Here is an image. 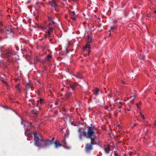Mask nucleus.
<instances>
[{
    "label": "nucleus",
    "instance_id": "nucleus-1",
    "mask_svg": "<svg viewBox=\"0 0 156 156\" xmlns=\"http://www.w3.org/2000/svg\"><path fill=\"white\" fill-rule=\"evenodd\" d=\"M87 130L86 132L87 135V138L93 139V140H96L97 137L96 135L95 131L96 130L94 126L91 125L87 127Z\"/></svg>",
    "mask_w": 156,
    "mask_h": 156
},
{
    "label": "nucleus",
    "instance_id": "nucleus-2",
    "mask_svg": "<svg viewBox=\"0 0 156 156\" xmlns=\"http://www.w3.org/2000/svg\"><path fill=\"white\" fill-rule=\"evenodd\" d=\"M34 145L40 148L44 147L42 141H43V139L41 136L39 134H38L36 132L34 133Z\"/></svg>",
    "mask_w": 156,
    "mask_h": 156
},
{
    "label": "nucleus",
    "instance_id": "nucleus-3",
    "mask_svg": "<svg viewBox=\"0 0 156 156\" xmlns=\"http://www.w3.org/2000/svg\"><path fill=\"white\" fill-rule=\"evenodd\" d=\"M5 57L7 58V60L10 62L13 61L14 60V58L12 56L14 55V53L10 49H6L2 52V54Z\"/></svg>",
    "mask_w": 156,
    "mask_h": 156
},
{
    "label": "nucleus",
    "instance_id": "nucleus-4",
    "mask_svg": "<svg viewBox=\"0 0 156 156\" xmlns=\"http://www.w3.org/2000/svg\"><path fill=\"white\" fill-rule=\"evenodd\" d=\"M91 140L90 144H86L85 147V151L87 153H90L93 149V145L97 144L95 140L93 139Z\"/></svg>",
    "mask_w": 156,
    "mask_h": 156
},
{
    "label": "nucleus",
    "instance_id": "nucleus-5",
    "mask_svg": "<svg viewBox=\"0 0 156 156\" xmlns=\"http://www.w3.org/2000/svg\"><path fill=\"white\" fill-rule=\"evenodd\" d=\"M42 141L43 145L44 147L41 148H44L48 147L51 145L52 143L51 141L50 140L48 139H47L46 140L43 139V141Z\"/></svg>",
    "mask_w": 156,
    "mask_h": 156
},
{
    "label": "nucleus",
    "instance_id": "nucleus-6",
    "mask_svg": "<svg viewBox=\"0 0 156 156\" xmlns=\"http://www.w3.org/2000/svg\"><path fill=\"white\" fill-rule=\"evenodd\" d=\"M80 129H79V139L80 140H82L83 139V136L84 137H86L87 138V135L86 133V132H82V131H80Z\"/></svg>",
    "mask_w": 156,
    "mask_h": 156
},
{
    "label": "nucleus",
    "instance_id": "nucleus-7",
    "mask_svg": "<svg viewBox=\"0 0 156 156\" xmlns=\"http://www.w3.org/2000/svg\"><path fill=\"white\" fill-rule=\"evenodd\" d=\"M12 30L11 28L8 29H1L0 30V33L1 34H9L12 32Z\"/></svg>",
    "mask_w": 156,
    "mask_h": 156
},
{
    "label": "nucleus",
    "instance_id": "nucleus-8",
    "mask_svg": "<svg viewBox=\"0 0 156 156\" xmlns=\"http://www.w3.org/2000/svg\"><path fill=\"white\" fill-rule=\"evenodd\" d=\"M49 4L53 8H55L58 6V4L56 2L55 0H51V1H49Z\"/></svg>",
    "mask_w": 156,
    "mask_h": 156
},
{
    "label": "nucleus",
    "instance_id": "nucleus-9",
    "mask_svg": "<svg viewBox=\"0 0 156 156\" xmlns=\"http://www.w3.org/2000/svg\"><path fill=\"white\" fill-rule=\"evenodd\" d=\"M105 101L103 98H101L100 100L98 101V105L101 107H105Z\"/></svg>",
    "mask_w": 156,
    "mask_h": 156
},
{
    "label": "nucleus",
    "instance_id": "nucleus-10",
    "mask_svg": "<svg viewBox=\"0 0 156 156\" xmlns=\"http://www.w3.org/2000/svg\"><path fill=\"white\" fill-rule=\"evenodd\" d=\"M69 14L71 18L73 20H75L76 14L74 11H70L69 12Z\"/></svg>",
    "mask_w": 156,
    "mask_h": 156
},
{
    "label": "nucleus",
    "instance_id": "nucleus-11",
    "mask_svg": "<svg viewBox=\"0 0 156 156\" xmlns=\"http://www.w3.org/2000/svg\"><path fill=\"white\" fill-rule=\"evenodd\" d=\"M53 29L54 28L52 27L49 28V30H48L47 34L45 35V37H46L47 36L50 37H51V33L53 32Z\"/></svg>",
    "mask_w": 156,
    "mask_h": 156
},
{
    "label": "nucleus",
    "instance_id": "nucleus-12",
    "mask_svg": "<svg viewBox=\"0 0 156 156\" xmlns=\"http://www.w3.org/2000/svg\"><path fill=\"white\" fill-rule=\"evenodd\" d=\"M105 147L104 148V150H105V152L106 153H109L110 151L109 145V144H108L107 145L105 146Z\"/></svg>",
    "mask_w": 156,
    "mask_h": 156
},
{
    "label": "nucleus",
    "instance_id": "nucleus-13",
    "mask_svg": "<svg viewBox=\"0 0 156 156\" xmlns=\"http://www.w3.org/2000/svg\"><path fill=\"white\" fill-rule=\"evenodd\" d=\"M54 144L55 147L56 148H58L62 146V144L59 143V141L57 140H55V142L54 143Z\"/></svg>",
    "mask_w": 156,
    "mask_h": 156
},
{
    "label": "nucleus",
    "instance_id": "nucleus-14",
    "mask_svg": "<svg viewBox=\"0 0 156 156\" xmlns=\"http://www.w3.org/2000/svg\"><path fill=\"white\" fill-rule=\"evenodd\" d=\"M52 58V55L51 54L48 55L46 58L45 60L47 62H49L51 59Z\"/></svg>",
    "mask_w": 156,
    "mask_h": 156
},
{
    "label": "nucleus",
    "instance_id": "nucleus-15",
    "mask_svg": "<svg viewBox=\"0 0 156 156\" xmlns=\"http://www.w3.org/2000/svg\"><path fill=\"white\" fill-rule=\"evenodd\" d=\"M72 95V93H71L67 92L66 94L65 97L66 99H68Z\"/></svg>",
    "mask_w": 156,
    "mask_h": 156
},
{
    "label": "nucleus",
    "instance_id": "nucleus-16",
    "mask_svg": "<svg viewBox=\"0 0 156 156\" xmlns=\"http://www.w3.org/2000/svg\"><path fill=\"white\" fill-rule=\"evenodd\" d=\"M39 103H40V104L41 105L43 104L44 103V100L40 98L39 101H37V104H39Z\"/></svg>",
    "mask_w": 156,
    "mask_h": 156
},
{
    "label": "nucleus",
    "instance_id": "nucleus-17",
    "mask_svg": "<svg viewBox=\"0 0 156 156\" xmlns=\"http://www.w3.org/2000/svg\"><path fill=\"white\" fill-rule=\"evenodd\" d=\"M87 39L88 41H87V42L88 43L91 42V37H90L89 35H87Z\"/></svg>",
    "mask_w": 156,
    "mask_h": 156
},
{
    "label": "nucleus",
    "instance_id": "nucleus-18",
    "mask_svg": "<svg viewBox=\"0 0 156 156\" xmlns=\"http://www.w3.org/2000/svg\"><path fill=\"white\" fill-rule=\"evenodd\" d=\"M93 93L95 95H98V88H95V90H93Z\"/></svg>",
    "mask_w": 156,
    "mask_h": 156
},
{
    "label": "nucleus",
    "instance_id": "nucleus-19",
    "mask_svg": "<svg viewBox=\"0 0 156 156\" xmlns=\"http://www.w3.org/2000/svg\"><path fill=\"white\" fill-rule=\"evenodd\" d=\"M70 87L73 90L76 87V85L75 84H71L70 85Z\"/></svg>",
    "mask_w": 156,
    "mask_h": 156
},
{
    "label": "nucleus",
    "instance_id": "nucleus-20",
    "mask_svg": "<svg viewBox=\"0 0 156 156\" xmlns=\"http://www.w3.org/2000/svg\"><path fill=\"white\" fill-rule=\"evenodd\" d=\"M16 88L20 92V85L18 84L16 86Z\"/></svg>",
    "mask_w": 156,
    "mask_h": 156
},
{
    "label": "nucleus",
    "instance_id": "nucleus-21",
    "mask_svg": "<svg viewBox=\"0 0 156 156\" xmlns=\"http://www.w3.org/2000/svg\"><path fill=\"white\" fill-rule=\"evenodd\" d=\"M137 124L135 123H133L132 122V123L131 124V127L133 128L134 127L136 126Z\"/></svg>",
    "mask_w": 156,
    "mask_h": 156
},
{
    "label": "nucleus",
    "instance_id": "nucleus-22",
    "mask_svg": "<svg viewBox=\"0 0 156 156\" xmlns=\"http://www.w3.org/2000/svg\"><path fill=\"white\" fill-rule=\"evenodd\" d=\"M21 123L22 125H23V128H25V122L23 120H22L21 122Z\"/></svg>",
    "mask_w": 156,
    "mask_h": 156
},
{
    "label": "nucleus",
    "instance_id": "nucleus-23",
    "mask_svg": "<svg viewBox=\"0 0 156 156\" xmlns=\"http://www.w3.org/2000/svg\"><path fill=\"white\" fill-rule=\"evenodd\" d=\"M140 58L143 60H144L145 59V57L143 55H141V57H140Z\"/></svg>",
    "mask_w": 156,
    "mask_h": 156
},
{
    "label": "nucleus",
    "instance_id": "nucleus-24",
    "mask_svg": "<svg viewBox=\"0 0 156 156\" xmlns=\"http://www.w3.org/2000/svg\"><path fill=\"white\" fill-rule=\"evenodd\" d=\"M26 136H27L28 137H31L32 136V135L31 133H30V134H27L26 135Z\"/></svg>",
    "mask_w": 156,
    "mask_h": 156
},
{
    "label": "nucleus",
    "instance_id": "nucleus-25",
    "mask_svg": "<svg viewBox=\"0 0 156 156\" xmlns=\"http://www.w3.org/2000/svg\"><path fill=\"white\" fill-rule=\"evenodd\" d=\"M29 101L31 102V103L33 105L35 104L34 101L33 100H30Z\"/></svg>",
    "mask_w": 156,
    "mask_h": 156
},
{
    "label": "nucleus",
    "instance_id": "nucleus-26",
    "mask_svg": "<svg viewBox=\"0 0 156 156\" xmlns=\"http://www.w3.org/2000/svg\"><path fill=\"white\" fill-rule=\"evenodd\" d=\"M74 76H76L77 78H79V79L82 78V77L80 75H78L77 76H76V75H74Z\"/></svg>",
    "mask_w": 156,
    "mask_h": 156
},
{
    "label": "nucleus",
    "instance_id": "nucleus-27",
    "mask_svg": "<svg viewBox=\"0 0 156 156\" xmlns=\"http://www.w3.org/2000/svg\"><path fill=\"white\" fill-rule=\"evenodd\" d=\"M116 29V27L115 26H113L111 27V30H114Z\"/></svg>",
    "mask_w": 156,
    "mask_h": 156
},
{
    "label": "nucleus",
    "instance_id": "nucleus-28",
    "mask_svg": "<svg viewBox=\"0 0 156 156\" xmlns=\"http://www.w3.org/2000/svg\"><path fill=\"white\" fill-rule=\"evenodd\" d=\"M30 83H27L26 85V87L27 88H29L30 87Z\"/></svg>",
    "mask_w": 156,
    "mask_h": 156
},
{
    "label": "nucleus",
    "instance_id": "nucleus-29",
    "mask_svg": "<svg viewBox=\"0 0 156 156\" xmlns=\"http://www.w3.org/2000/svg\"><path fill=\"white\" fill-rule=\"evenodd\" d=\"M114 155L115 156H117V155H118V152L116 151H115L114 152Z\"/></svg>",
    "mask_w": 156,
    "mask_h": 156
},
{
    "label": "nucleus",
    "instance_id": "nucleus-30",
    "mask_svg": "<svg viewBox=\"0 0 156 156\" xmlns=\"http://www.w3.org/2000/svg\"><path fill=\"white\" fill-rule=\"evenodd\" d=\"M34 113L35 115H37V114L38 112L37 111H34Z\"/></svg>",
    "mask_w": 156,
    "mask_h": 156
},
{
    "label": "nucleus",
    "instance_id": "nucleus-31",
    "mask_svg": "<svg viewBox=\"0 0 156 156\" xmlns=\"http://www.w3.org/2000/svg\"><path fill=\"white\" fill-rule=\"evenodd\" d=\"M120 105H119L118 108H122V105L120 103Z\"/></svg>",
    "mask_w": 156,
    "mask_h": 156
},
{
    "label": "nucleus",
    "instance_id": "nucleus-32",
    "mask_svg": "<svg viewBox=\"0 0 156 156\" xmlns=\"http://www.w3.org/2000/svg\"><path fill=\"white\" fill-rule=\"evenodd\" d=\"M88 44L89 43H87V44H86V45L85 46L86 48H89V44Z\"/></svg>",
    "mask_w": 156,
    "mask_h": 156
},
{
    "label": "nucleus",
    "instance_id": "nucleus-33",
    "mask_svg": "<svg viewBox=\"0 0 156 156\" xmlns=\"http://www.w3.org/2000/svg\"><path fill=\"white\" fill-rule=\"evenodd\" d=\"M140 114L141 115V116L142 117V118H143V119H144V115H143L141 113H140Z\"/></svg>",
    "mask_w": 156,
    "mask_h": 156
},
{
    "label": "nucleus",
    "instance_id": "nucleus-34",
    "mask_svg": "<svg viewBox=\"0 0 156 156\" xmlns=\"http://www.w3.org/2000/svg\"><path fill=\"white\" fill-rule=\"evenodd\" d=\"M38 27L40 28H42V29H43L44 28V27L42 26H38Z\"/></svg>",
    "mask_w": 156,
    "mask_h": 156
},
{
    "label": "nucleus",
    "instance_id": "nucleus-35",
    "mask_svg": "<svg viewBox=\"0 0 156 156\" xmlns=\"http://www.w3.org/2000/svg\"><path fill=\"white\" fill-rule=\"evenodd\" d=\"M102 24L101 23H99V24L98 25V27H100L101 26Z\"/></svg>",
    "mask_w": 156,
    "mask_h": 156
},
{
    "label": "nucleus",
    "instance_id": "nucleus-36",
    "mask_svg": "<svg viewBox=\"0 0 156 156\" xmlns=\"http://www.w3.org/2000/svg\"><path fill=\"white\" fill-rule=\"evenodd\" d=\"M32 122H30V123H29V125H30V127H33V126H32Z\"/></svg>",
    "mask_w": 156,
    "mask_h": 156
},
{
    "label": "nucleus",
    "instance_id": "nucleus-37",
    "mask_svg": "<svg viewBox=\"0 0 156 156\" xmlns=\"http://www.w3.org/2000/svg\"><path fill=\"white\" fill-rule=\"evenodd\" d=\"M101 142L100 141H98V145H100L101 144Z\"/></svg>",
    "mask_w": 156,
    "mask_h": 156
},
{
    "label": "nucleus",
    "instance_id": "nucleus-38",
    "mask_svg": "<svg viewBox=\"0 0 156 156\" xmlns=\"http://www.w3.org/2000/svg\"><path fill=\"white\" fill-rule=\"evenodd\" d=\"M55 9L56 12L58 11V10L57 8H56V7L55 8Z\"/></svg>",
    "mask_w": 156,
    "mask_h": 156
},
{
    "label": "nucleus",
    "instance_id": "nucleus-39",
    "mask_svg": "<svg viewBox=\"0 0 156 156\" xmlns=\"http://www.w3.org/2000/svg\"><path fill=\"white\" fill-rule=\"evenodd\" d=\"M154 125L156 126V120L154 122Z\"/></svg>",
    "mask_w": 156,
    "mask_h": 156
},
{
    "label": "nucleus",
    "instance_id": "nucleus-40",
    "mask_svg": "<svg viewBox=\"0 0 156 156\" xmlns=\"http://www.w3.org/2000/svg\"><path fill=\"white\" fill-rule=\"evenodd\" d=\"M4 108H5L7 109L9 108L7 106H5V107H4Z\"/></svg>",
    "mask_w": 156,
    "mask_h": 156
},
{
    "label": "nucleus",
    "instance_id": "nucleus-41",
    "mask_svg": "<svg viewBox=\"0 0 156 156\" xmlns=\"http://www.w3.org/2000/svg\"><path fill=\"white\" fill-rule=\"evenodd\" d=\"M135 99V96H134L133 97V99H132L133 100H134Z\"/></svg>",
    "mask_w": 156,
    "mask_h": 156
},
{
    "label": "nucleus",
    "instance_id": "nucleus-42",
    "mask_svg": "<svg viewBox=\"0 0 156 156\" xmlns=\"http://www.w3.org/2000/svg\"><path fill=\"white\" fill-rule=\"evenodd\" d=\"M27 130H27V129H26V130H25V134L27 132Z\"/></svg>",
    "mask_w": 156,
    "mask_h": 156
},
{
    "label": "nucleus",
    "instance_id": "nucleus-43",
    "mask_svg": "<svg viewBox=\"0 0 156 156\" xmlns=\"http://www.w3.org/2000/svg\"><path fill=\"white\" fill-rule=\"evenodd\" d=\"M55 139V138L54 137H53V138H52V140H51V141L52 142V141H53V140H54Z\"/></svg>",
    "mask_w": 156,
    "mask_h": 156
},
{
    "label": "nucleus",
    "instance_id": "nucleus-44",
    "mask_svg": "<svg viewBox=\"0 0 156 156\" xmlns=\"http://www.w3.org/2000/svg\"><path fill=\"white\" fill-rule=\"evenodd\" d=\"M0 25L2 26V22H0Z\"/></svg>",
    "mask_w": 156,
    "mask_h": 156
},
{
    "label": "nucleus",
    "instance_id": "nucleus-45",
    "mask_svg": "<svg viewBox=\"0 0 156 156\" xmlns=\"http://www.w3.org/2000/svg\"><path fill=\"white\" fill-rule=\"evenodd\" d=\"M121 82H122L123 84H125L124 82V81H123V80H121Z\"/></svg>",
    "mask_w": 156,
    "mask_h": 156
},
{
    "label": "nucleus",
    "instance_id": "nucleus-46",
    "mask_svg": "<svg viewBox=\"0 0 156 156\" xmlns=\"http://www.w3.org/2000/svg\"><path fill=\"white\" fill-rule=\"evenodd\" d=\"M103 129L104 130H106V127L104 126V128H103Z\"/></svg>",
    "mask_w": 156,
    "mask_h": 156
},
{
    "label": "nucleus",
    "instance_id": "nucleus-47",
    "mask_svg": "<svg viewBox=\"0 0 156 156\" xmlns=\"http://www.w3.org/2000/svg\"><path fill=\"white\" fill-rule=\"evenodd\" d=\"M153 13H154V14L156 13V10H154V12H153Z\"/></svg>",
    "mask_w": 156,
    "mask_h": 156
},
{
    "label": "nucleus",
    "instance_id": "nucleus-48",
    "mask_svg": "<svg viewBox=\"0 0 156 156\" xmlns=\"http://www.w3.org/2000/svg\"><path fill=\"white\" fill-rule=\"evenodd\" d=\"M136 105L137 106V108H139L138 103H136Z\"/></svg>",
    "mask_w": 156,
    "mask_h": 156
},
{
    "label": "nucleus",
    "instance_id": "nucleus-49",
    "mask_svg": "<svg viewBox=\"0 0 156 156\" xmlns=\"http://www.w3.org/2000/svg\"><path fill=\"white\" fill-rule=\"evenodd\" d=\"M16 50H19V48H17V47H16Z\"/></svg>",
    "mask_w": 156,
    "mask_h": 156
},
{
    "label": "nucleus",
    "instance_id": "nucleus-50",
    "mask_svg": "<svg viewBox=\"0 0 156 156\" xmlns=\"http://www.w3.org/2000/svg\"><path fill=\"white\" fill-rule=\"evenodd\" d=\"M111 33H110L109 34V37H110L111 36Z\"/></svg>",
    "mask_w": 156,
    "mask_h": 156
},
{
    "label": "nucleus",
    "instance_id": "nucleus-51",
    "mask_svg": "<svg viewBox=\"0 0 156 156\" xmlns=\"http://www.w3.org/2000/svg\"><path fill=\"white\" fill-rule=\"evenodd\" d=\"M38 4H39L38 2H37L36 3V4H37V5Z\"/></svg>",
    "mask_w": 156,
    "mask_h": 156
},
{
    "label": "nucleus",
    "instance_id": "nucleus-52",
    "mask_svg": "<svg viewBox=\"0 0 156 156\" xmlns=\"http://www.w3.org/2000/svg\"><path fill=\"white\" fill-rule=\"evenodd\" d=\"M2 63V61L0 60V64Z\"/></svg>",
    "mask_w": 156,
    "mask_h": 156
},
{
    "label": "nucleus",
    "instance_id": "nucleus-53",
    "mask_svg": "<svg viewBox=\"0 0 156 156\" xmlns=\"http://www.w3.org/2000/svg\"><path fill=\"white\" fill-rule=\"evenodd\" d=\"M2 82H3V83H5V81H3V80H2Z\"/></svg>",
    "mask_w": 156,
    "mask_h": 156
},
{
    "label": "nucleus",
    "instance_id": "nucleus-54",
    "mask_svg": "<svg viewBox=\"0 0 156 156\" xmlns=\"http://www.w3.org/2000/svg\"><path fill=\"white\" fill-rule=\"evenodd\" d=\"M98 94L99 93V90L98 89Z\"/></svg>",
    "mask_w": 156,
    "mask_h": 156
},
{
    "label": "nucleus",
    "instance_id": "nucleus-55",
    "mask_svg": "<svg viewBox=\"0 0 156 156\" xmlns=\"http://www.w3.org/2000/svg\"><path fill=\"white\" fill-rule=\"evenodd\" d=\"M134 8H136V6H134Z\"/></svg>",
    "mask_w": 156,
    "mask_h": 156
},
{
    "label": "nucleus",
    "instance_id": "nucleus-56",
    "mask_svg": "<svg viewBox=\"0 0 156 156\" xmlns=\"http://www.w3.org/2000/svg\"><path fill=\"white\" fill-rule=\"evenodd\" d=\"M98 20H100V19L99 18H98Z\"/></svg>",
    "mask_w": 156,
    "mask_h": 156
},
{
    "label": "nucleus",
    "instance_id": "nucleus-57",
    "mask_svg": "<svg viewBox=\"0 0 156 156\" xmlns=\"http://www.w3.org/2000/svg\"><path fill=\"white\" fill-rule=\"evenodd\" d=\"M103 28H102V29H101V30H103Z\"/></svg>",
    "mask_w": 156,
    "mask_h": 156
},
{
    "label": "nucleus",
    "instance_id": "nucleus-58",
    "mask_svg": "<svg viewBox=\"0 0 156 156\" xmlns=\"http://www.w3.org/2000/svg\"><path fill=\"white\" fill-rule=\"evenodd\" d=\"M112 97V96H110V98H111Z\"/></svg>",
    "mask_w": 156,
    "mask_h": 156
},
{
    "label": "nucleus",
    "instance_id": "nucleus-59",
    "mask_svg": "<svg viewBox=\"0 0 156 156\" xmlns=\"http://www.w3.org/2000/svg\"><path fill=\"white\" fill-rule=\"evenodd\" d=\"M62 129H61V131H62Z\"/></svg>",
    "mask_w": 156,
    "mask_h": 156
}]
</instances>
